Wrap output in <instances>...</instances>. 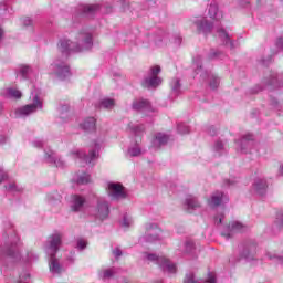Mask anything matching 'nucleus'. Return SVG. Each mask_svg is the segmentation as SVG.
<instances>
[{"instance_id":"nucleus-1","label":"nucleus","mask_w":283,"mask_h":283,"mask_svg":"<svg viewBox=\"0 0 283 283\" xmlns=\"http://www.w3.org/2000/svg\"><path fill=\"white\" fill-rule=\"evenodd\" d=\"M94 41L90 31H82L77 33L76 41L72 42L70 39H61L57 43L60 52L67 56L70 52H85V50H92Z\"/></svg>"},{"instance_id":"nucleus-2","label":"nucleus","mask_w":283,"mask_h":283,"mask_svg":"<svg viewBox=\"0 0 283 283\" xmlns=\"http://www.w3.org/2000/svg\"><path fill=\"white\" fill-rule=\"evenodd\" d=\"M61 244H63V234L59 232L51 234L44 244V251L46 255L50 256L49 269L54 275L63 273V266L59 263V259L56 258Z\"/></svg>"},{"instance_id":"nucleus-3","label":"nucleus","mask_w":283,"mask_h":283,"mask_svg":"<svg viewBox=\"0 0 283 283\" xmlns=\"http://www.w3.org/2000/svg\"><path fill=\"white\" fill-rule=\"evenodd\" d=\"M19 237L17 234H12L10 237V241H7L1 247V258L2 260H9V262H21V252L19 251Z\"/></svg>"},{"instance_id":"nucleus-4","label":"nucleus","mask_w":283,"mask_h":283,"mask_svg":"<svg viewBox=\"0 0 283 283\" xmlns=\"http://www.w3.org/2000/svg\"><path fill=\"white\" fill-rule=\"evenodd\" d=\"M193 65H195L196 76H199V81L205 83V81H207V78H210L209 85H210L211 90H218V87L220 85V77H218V75L209 73V72L205 71V69H202V56L197 55L193 59Z\"/></svg>"},{"instance_id":"nucleus-5","label":"nucleus","mask_w":283,"mask_h":283,"mask_svg":"<svg viewBox=\"0 0 283 283\" xmlns=\"http://www.w3.org/2000/svg\"><path fill=\"white\" fill-rule=\"evenodd\" d=\"M158 74H160V66H151L148 75L144 77L142 86L147 90H156V87L163 84V78H160Z\"/></svg>"},{"instance_id":"nucleus-6","label":"nucleus","mask_w":283,"mask_h":283,"mask_svg":"<svg viewBox=\"0 0 283 283\" xmlns=\"http://www.w3.org/2000/svg\"><path fill=\"white\" fill-rule=\"evenodd\" d=\"M258 254V243L254 241H245L239 247V258L240 260H245L247 262H253L255 255Z\"/></svg>"},{"instance_id":"nucleus-7","label":"nucleus","mask_w":283,"mask_h":283,"mask_svg":"<svg viewBox=\"0 0 283 283\" xmlns=\"http://www.w3.org/2000/svg\"><path fill=\"white\" fill-rule=\"evenodd\" d=\"M50 72L53 74V76H56V78H60V81H65V78H69V76L72 75L70 72V65L65 63V61H61L60 59L55 60L50 65Z\"/></svg>"},{"instance_id":"nucleus-8","label":"nucleus","mask_w":283,"mask_h":283,"mask_svg":"<svg viewBox=\"0 0 283 283\" xmlns=\"http://www.w3.org/2000/svg\"><path fill=\"white\" fill-rule=\"evenodd\" d=\"M144 258L148 260V262H156V264H158L166 273H176L177 271L176 264L171 263V261L165 256H158L156 254L145 252Z\"/></svg>"},{"instance_id":"nucleus-9","label":"nucleus","mask_w":283,"mask_h":283,"mask_svg":"<svg viewBox=\"0 0 283 283\" xmlns=\"http://www.w3.org/2000/svg\"><path fill=\"white\" fill-rule=\"evenodd\" d=\"M36 109H43V102L39 98V95H33V103L24 105L15 111L17 118H25L30 114H34Z\"/></svg>"},{"instance_id":"nucleus-10","label":"nucleus","mask_w":283,"mask_h":283,"mask_svg":"<svg viewBox=\"0 0 283 283\" xmlns=\"http://www.w3.org/2000/svg\"><path fill=\"white\" fill-rule=\"evenodd\" d=\"M145 229L146 232L140 238V242H156V240H160V233H163V230L158 228V224L146 223Z\"/></svg>"},{"instance_id":"nucleus-11","label":"nucleus","mask_w":283,"mask_h":283,"mask_svg":"<svg viewBox=\"0 0 283 283\" xmlns=\"http://www.w3.org/2000/svg\"><path fill=\"white\" fill-rule=\"evenodd\" d=\"M98 149H99V146L95 145V149L91 150L88 155L82 150H73L71 151V156H73V158H77L78 160H82V163H85L86 165H92V161L98 158Z\"/></svg>"},{"instance_id":"nucleus-12","label":"nucleus","mask_w":283,"mask_h":283,"mask_svg":"<svg viewBox=\"0 0 283 283\" xmlns=\"http://www.w3.org/2000/svg\"><path fill=\"white\" fill-rule=\"evenodd\" d=\"M249 227L240 221H232L226 227V231L221 232L222 238L229 240L233 238V233H244Z\"/></svg>"},{"instance_id":"nucleus-13","label":"nucleus","mask_w":283,"mask_h":283,"mask_svg":"<svg viewBox=\"0 0 283 283\" xmlns=\"http://www.w3.org/2000/svg\"><path fill=\"white\" fill-rule=\"evenodd\" d=\"M92 214L96 220H107L109 216V203L103 199H98L97 206L93 209Z\"/></svg>"},{"instance_id":"nucleus-14","label":"nucleus","mask_w":283,"mask_h":283,"mask_svg":"<svg viewBox=\"0 0 283 283\" xmlns=\"http://www.w3.org/2000/svg\"><path fill=\"white\" fill-rule=\"evenodd\" d=\"M107 189L108 196L113 200H125L127 198V192H125V187L122 184L109 182Z\"/></svg>"},{"instance_id":"nucleus-15","label":"nucleus","mask_w":283,"mask_h":283,"mask_svg":"<svg viewBox=\"0 0 283 283\" xmlns=\"http://www.w3.org/2000/svg\"><path fill=\"white\" fill-rule=\"evenodd\" d=\"M262 83L263 85H265V87L270 88L283 87V80H280L277 73L275 72L266 73L263 77Z\"/></svg>"},{"instance_id":"nucleus-16","label":"nucleus","mask_w":283,"mask_h":283,"mask_svg":"<svg viewBox=\"0 0 283 283\" xmlns=\"http://www.w3.org/2000/svg\"><path fill=\"white\" fill-rule=\"evenodd\" d=\"M193 24L199 34H209L211 33V30H213V23L209 22L207 18H197L193 20Z\"/></svg>"},{"instance_id":"nucleus-17","label":"nucleus","mask_w":283,"mask_h":283,"mask_svg":"<svg viewBox=\"0 0 283 283\" xmlns=\"http://www.w3.org/2000/svg\"><path fill=\"white\" fill-rule=\"evenodd\" d=\"M237 145L239 151L241 150L242 154H249L253 148V145H255L253 135H244L239 142H237Z\"/></svg>"},{"instance_id":"nucleus-18","label":"nucleus","mask_w":283,"mask_h":283,"mask_svg":"<svg viewBox=\"0 0 283 283\" xmlns=\"http://www.w3.org/2000/svg\"><path fill=\"white\" fill-rule=\"evenodd\" d=\"M77 12L83 17H94V14L101 12V4H80Z\"/></svg>"},{"instance_id":"nucleus-19","label":"nucleus","mask_w":283,"mask_h":283,"mask_svg":"<svg viewBox=\"0 0 283 283\" xmlns=\"http://www.w3.org/2000/svg\"><path fill=\"white\" fill-rule=\"evenodd\" d=\"M133 109H136L137 112H145L147 116H151V112H154L151 104L147 99L135 101L133 103Z\"/></svg>"},{"instance_id":"nucleus-20","label":"nucleus","mask_w":283,"mask_h":283,"mask_svg":"<svg viewBox=\"0 0 283 283\" xmlns=\"http://www.w3.org/2000/svg\"><path fill=\"white\" fill-rule=\"evenodd\" d=\"M44 160L50 165H54V167H64L65 163L56 157V153L54 150L48 148L44 150Z\"/></svg>"},{"instance_id":"nucleus-21","label":"nucleus","mask_w":283,"mask_h":283,"mask_svg":"<svg viewBox=\"0 0 283 283\" xmlns=\"http://www.w3.org/2000/svg\"><path fill=\"white\" fill-rule=\"evenodd\" d=\"M85 202L87 199L81 195H72L71 196V209L75 212L83 211V207H85Z\"/></svg>"},{"instance_id":"nucleus-22","label":"nucleus","mask_w":283,"mask_h":283,"mask_svg":"<svg viewBox=\"0 0 283 283\" xmlns=\"http://www.w3.org/2000/svg\"><path fill=\"white\" fill-rule=\"evenodd\" d=\"M222 202H229V197L222 191H216L208 201L210 207H220Z\"/></svg>"},{"instance_id":"nucleus-23","label":"nucleus","mask_w":283,"mask_h":283,"mask_svg":"<svg viewBox=\"0 0 283 283\" xmlns=\"http://www.w3.org/2000/svg\"><path fill=\"white\" fill-rule=\"evenodd\" d=\"M208 15L210 19H213L214 21H221L223 14L222 11L218 8V2L211 1L208 6Z\"/></svg>"},{"instance_id":"nucleus-24","label":"nucleus","mask_w":283,"mask_h":283,"mask_svg":"<svg viewBox=\"0 0 283 283\" xmlns=\"http://www.w3.org/2000/svg\"><path fill=\"white\" fill-rule=\"evenodd\" d=\"M184 207L188 213H193L195 211H198L200 209V202H198V199L193 196H188L185 200Z\"/></svg>"},{"instance_id":"nucleus-25","label":"nucleus","mask_w":283,"mask_h":283,"mask_svg":"<svg viewBox=\"0 0 283 283\" xmlns=\"http://www.w3.org/2000/svg\"><path fill=\"white\" fill-rule=\"evenodd\" d=\"M143 154V148L140 147V139L132 142L127 149V156L129 158H136Z\"/></svg>"},{"instance_id":"nucleus-26","label":"nucleus","mask_w":283,"mask_h":283,"mask_svg":"<svg viewBox=\"0 0 283 283\" xmlns=\"http://www.w3.org/2000/svg\"><path fill=\"white\" fill-rule=\"evenodd\" d=\"M81 129L83 132H87L88 134L92 132H96V118L87 117L80 124Z\"/></svg>"},{"instance_id":"nucleus-27","label":"nucleus","mask_w":283,"mask_h":283,"mask_svg":"<svg viewBox=\"0 0 283 283\" xmlns=\"http://www.w3.org/2000/svg\"><path fill=\"white\" fill-rule=\"evenodd\" d=\"M268 188L269 185L266 184V179H255L253 184V191H255L258 196H264Z\"/></svg>"},{"instance_id":"nucleus-28","label":"nucleus","mask_w":283,"mask_h":283,"mask_svg":"<svg viewBox=\"0 0 283 283\" xmlns=\"http://www.w3.org/2000/svg\"><path fill=\"white\" fill-rule=\"evenodd\" d=\"M1 96H3L4 98H13L14 101H19V98H21L23 94L17 88L8 87L2 90Z\"/></svg>"},{"instance_id":"nucleus-29","label":"nucleus","mask_w":283,"mask_h":283,"mask_svg":"<svg viewBox=\"0 0 283 283\" xmlns=\"http://www.w3.org/2000/svg\"><path fill=\"white\" fill-rule=\"evenodd\" d=\"M167 143H169V136L164 133H157L153 139V147L160 149V147H164Z\"/></svg>"},{"instance_id":"nucleus-30","label":"nucleus","mask_w":283,"mask_h":283,"mask_svg":"<svg viewBox=\"0 0 283 283\" xmlns=\"http://www.w3.org/2000/svg\"><path fill=\"white\" fill-rule=\"evenodd\" d=\"M214 156H224L227 154V140L219 139L213 145Z\"/></svg>"},{"instance_id":"nucleus-31","label":"nucleus","mask_w":283,"mask_h":283,"mask_svg":"<svg viewBox=\"0 0 283 283\" xmlns=\"http://www.w3.org/2000/svg\"><path fill=\"white\" fill-rule=\"evenodd\" d=\"M218 34H219L221 41H223L224 45H230V50L235 49V44L233 43V41H231V38H229V33H227V31H224V29H219Z\"/></svg>"},{"instance_id":"nucleus-32","label":"nucleus","mask_w":283,"mask_h":283,"mask_svg":"<svg viewBox=\"0 0 283 283\" xmlns=\"http://www.w3.org/2000/svg\"><path fill=\"white\" fill-rule=\"evenodd\" d=\"M116 102L112 98H104L99 102V107L103 109H114Z\"/></svg>"},{"instance_id":"nucleus-33","label":"nucleus","mask_w":283,"mask_h":283,"mask_svg":"<svg viewBox=\"0 0 283 283\" xmlns=\"http://www.w3.org/2000/svg\"><path fill=\"white\" fill-rule=\"evenodd\" d=\"M91 177L90 174L87 172H82L81 175L77 176L76 182L77 185H87L91 182Z\"/></svg>"},{"instance_id":"nucleus-34","label":"nucleus","mask_w":283,"mask_h":283,"mask_svg":"<svg viewBox=\"0 0 283 283\" xmlns=\"http://www.w3.org/2000/svg\"><path fill=\"white\" fill-rule=\"evenodd\" d=\"M170 87L174 96H178V94H180V80L174 78L170 83Z\"/></svg>"},{"instance_id":"nucleus-35","label":"nucleus","mask_w":283,"mask_h":283,"mask_svg":"<svg viewBox=\"0 0 283 283\" xmlns=\"http://www.w3.org/2000/svg\"><path fill=\"white\" fill-rule=\"evenodd\" d=\"M50 205H61V195L59 192H53L48 196Z\"/></svg>"},{"instance_id":"nucleus-36","label":"nucleus","mask_w":283,"mask_h":283,"mask_svg":"<svg viewBox=\"0 0 283 283\" xmlns=\"http://www.w3.org/2000/svg\"><path fill=\"white\" fill-rule=\"evenodd\" d=\"M129 129L133 134H135V136H140V134H143V132H145V126L129 124Z\"/></svg>"},{"instance_id":"nucleus-37","label":"nucleus","mask_w":283,"mask_h":283,"mask_svg":"<svg viewBox=\"0 0 283 283\" xmlns=\"http://www.w3.org/2000/svg\"><path fill=\"white\" fill-rule=\"evenodd\" d=\"M196 250V243H193V241H186L184 243V253H193V251Z\"/></svg>"},{"instance_id":"nucleus-38","label":"nucleus","mask_w":283,"mask_h":283,"mask_svg":"<svg viewBox=\"0 0 283 283\" xmlns=\"http://www.w3.org/2000/svg\"><path fill=\"white\" fill-rule=\"evenodd\" d=\"M30 72H32V69L28 65H20L19 67V74L22 76V78H28L30 76Z\"/></svg>"},{"instance_id":"nucleus-39","label":"nucleus","mask_w":283,"mask_h":283,"mask_svg":"<svg viewBox=\"0 0 283 283\" xmlns=\"http://www.w3.org/2000/svg\"><path fill=\"white\" fill-rule=\"evenodd\" d=\"M115 274H116L115 269H106V270L102 271L101 279L102 280H109V277H114Z\"/></svg>"},{"instance_id":"nucleus-40","label":"nucleus","mask_w":283,"mask_h":283,"mask_svg":"<svg viewBox=\"0 0 283 283\" xmlns=\"http://www.w3.org/2000/svg\"><path fill=\"white\" fill-rule=\"evenodd\" d=\"M266 255L270 260H275V262H277V264H283V256L282 255L271 254V252H268Z\"/></svg>"},{"instance_id":"nucleus-41","label":"nucleus","mask_w":283,"mask_h":283,"mask_svg":"<svg viewBox=\"0 0 283 283\" xmlns=\"http://www.w3.org/2000/svg\"><path fill=\"white\" fill-rule=\"evenodd\" d=\"M132 222H134L132 220V217H129L128 214H125L122 221V226H124L126 229H129V227H132Z\"/></svg>"},{"instance_id":"nucleus-42","label":"nucleus","mask_w":283,"mask_h":283,"mask_svg":"<svg viewBox=\"0 0 283 283\" xmlns=\"http://www.w3.org/2000/svg\"><path fill=\"white\" fill-rule=\"evenodd\" d=\"M177 132L179 134H189V126L187 124H178Z\"/></svg>"},{"instance_id":"nucleus-43","label":"nucleus","mask_w":283,"mask_h":283,"mask_svg":"<svg viewBox=\"0 0 283 283\" xmlns=\"http://www.w3.org/2000/svg\"><path fill=\"white\" fill-rule=\"evenodd\" d=\"M21 23L24 28H32V25H34V22L32 21V19L28 17L22 18Z\"/></svg>"},{"instance_id":"nucleus-44","label":"nucleus","mask_w":283,"mask_h":283,"mask_svg":"<svg viewBox=\"0 0 283 283\" xmlns=\"http://www.w3.org/2000/svg\"><path fill=\"white\" fill-rule=\"evenodd\" d=\"M39 256H36V254H34V252L30 251L27 253V258H23V262H32V260H38Z\"/></svg>"},{"instance_id":"nucleus-45","label":"nucleus","mask_w":283,"mask_h":283,"mask_svg":"<svg viewBox=\"0 0 283 283\" xmlns=\"http://www.w3.org/2000/svg\"><path fill=\"white\" fill-rule=\"evenodd\" d=\"M274 224L277 229H283V214L277 216Z\"/></svg>"},{"instance_id":"nucleus-46","label":"nucleus","mask_w":283,"mask_h":283,"mask_svg":"<svg viewBox=\"0 0 283 283\" xmlns=\"http://www.w3.org/2000/svg\"><path fill=\"white\" fill-rule=\"evenodd\" d=\"M216 282H217L216 274L209 273L208 277L202 283H216Z\"/></svg>"},{"instance_id":"nucleus-47","label":"nucleus","mask_w":283,"mask_h":283,"mask_svg":"<svg viewBox=\"0 0 283 283\" xmlns=\"http://www.w3.org/2000/svg\"><path fill=\"white\" fill-rule=\"evenodd\" d=\"M222 220H224V213L220 212L214 217V223L218 224H222Z\"/></svg>"},{"instance_id":"nucleus-48","label":"nucleus","mask_w":283,"mask_h":283,"mask_svg":"<svg viewBox=\"0 0 283 283\" xmlns=\"http://www.w3.org/2000/svg\"><path fill=\"white\" fill-rule=\"evenodd\" d=\"M86 247H87V242L85 240H83V239L77 240V249L83 251V249H85Z\"/></svg>"},{"instance_id":"nucleus-49","label":"nucleus","mask_w":283,"mask_h":283,"mask_svg":"<svg viewBox=\"0 0 283 283\" xmlns=\"http://www.w3.org/2000/svg\"><path fill=\"white\" fill-rule=\"evenodd\" d=\"M271 105H272V107H274V109H282V104L280 102H277V99H275V98L271 99Z\"/></svg>"},{"instance_id":"nucleus-50","label":"nucleus","mask_w":283,"mask_h":283,"mask_svg":"<svg viewBox=\"0 0 283 283\" xmlns=\"http://www.w3.org/2000/svg\"><path fill=\"white\" fill-rule=\"evenodd\" d=\"M33 147H35L36 149H41V147H43V140L41 139H36L32 143Z\"/></svg>"},{"instance_id":"nucleus-51","label":"nucleus","mask_w":283,"mask_h":283,"mask_svg":"<svg viewBox=\"0 0 283 283\" xmlns=\"http://www.w3.org/2000/svg\"><path fill=\"white\" fill-rule=\"evenodd\" d=\"M69 111H70V106H67V105H62L59 107V112H60L61 116H63V114H65Z\"/></svg>"},{"instance_id":"nucleus-52","label":"nucleus","mask_w":283,"mask_h":283,"mask_svg":"<svg viewBox=\"0 0 283 283\" xmlns=\"http://www.w3.org/2000/svg\"><path fill=\"white\" fill-rule=\"evenodd\" d=\"M4 180H8V174H6V171H3V169L0 168V185Z\"/></svg>"},{"instance_id":"nucleus-53","label":"nucleus","mask_w":283,"mask_h":283,"mask_svg":"<svg viewBox=\"0 0 283 283\" xmlns=\"http://www.w3.org/2000/svg\"><path fill=\"white\" fill-rule=\"evenodd\" d=\"M208 134H209L210 136H216V135L218 134V129L216 128V126H210V127L208 128Z\"/></svg>"},{"instance_id":"nucleus-54","label":"nucleus","mask_w":283,"mask_h":283,"mask_svg":"<svg viewBox=\"0 0 283 283\" xmlns=\"http://www.w3.org/2000/svg\"><path fill=\"white\" fill-rule=\"evenodd\" d=\"M113 255L118 259L120 258V255H123V251L119 248H116L115 250H113Z\"/></svg>"},{"instance_id":"nucleus-55","label":"nucleus","mask_w":283,"mask_h":283,"mask_svg":"<svg viewBox=\"0 0 283 283\" xmlns=\"http://www.w3.org/2000/svg\"><path fill=\"white\" fill-rule=\"evenodd\" d=\"M275 46L277 48V50H283V38H279L276 40Z\"/></svg>"},{"instance_id":"nucleus-56","label":"nucleus","mask_w":283,"mask_h":283,"mask_svg":"<svg viewBox=\"0 0 283 283\" xmlns=\"http://www.w3.org/2000/svg\"><path fill=\"white\" fill-rule=\"evenodd\" d=\"M7 191H17V185L15 184H9L6 186Z\"/></svg>"},{"instance_id":"nucleus-57","label":"nucleus","mask_w":283,"mask_h":283,"mask_svg":"<svg viewBox=\"0 0 283 283\" xmlns=\"http://www.w3.org/2000/svg\"><path fill=\"white\" fill-rule=\"evenodd\" d=\"M6 143H8V137H6L4 135L0 134V145H6Z\"/></svg>"},{"instance_id":"nucleus-58","label":"nucleus","mask_w":283,"mask_h":283,"mask_svg":"<svg viewBox=\"0 0 283 283\" xmlns=\"http://www.w3.org/2000/svg\"><path fill=\"white\" fill-rule=\"evenodd\" d=\"M146 6H147V8H151V7L156 6V1H154V0H147V1H146Z\"/></svg>"},{"instance_id":"nucleus-59","label":"nucleus","mask_w":283,"mask_h":283,"mask_svg":"<svg viewBox=\"0 0 283 283\" xmlns=\"http://www.w3.org/2000/svg\"><path fill=\"white\" fill-rule=\"evenodd\" d=\"M217 56H220V52H211L210 59H216Z\"/></svg>"},{"instance_id":"nucleus-60","label":"nucleus","mask_w":283,"mask_h":283,"mask_svg":"<svg viewBox=\"0 0 283 283\" xmlns=\"http://www.w3.org/2000/svg\"><path fill=\"white\" fill-rule=\"evenodd\" d=\"M122 3V8L125 10L127 8V0H119Z\"/></svg>"},{"instance_id":"nucleus-61","label":"nucleus","mask_w":283,"mask_h":283,"mask_svg":"<svg viewBox=\"0 0 283 283\" xmlns=\"http://www.w3.org/2000/svg\"><path fill=\"white\" fill-rule=\"evenodd\" d=\"M69 262L74 263V253L72 254V256L67 258Z\"/></svg>"},{"instance_id":"nucleus-62","label":"nucleus","mask_w":283,"mask_h":283,"mask_svg":"<svg viewBox=\"0 0 283 283\" xmlns=\"http://www.w3.org/2000/svg\"><path fill=\"white\" fill-rule=\"evenodd\" d=\"M262 65H269V60H261Z\"/></svg>"},{"instance_id":"nucleus-63","label":"nucleus","mask_w":283,"mask_h":283,"mask_svg":"<svg viewBox=\"0 0 283 283\" xmlns=\"http://www.w3.org/2000/svg\"><path fill=\"white\" fill-rule=\"evenodd\" d=\"M279 176H283V166H281L279 169Z\"/></svg>"},{"instance_id":"nucleus-64","label":"nucleus","mask_w":283,"mask_h":283,"mask_svg":"<svg viewBox=\"0 0 283 283\" xmlns=\"http://www.w3.org/2000/svg\"><path fill=\"white\" fill-rule=\"evenodd\" d=\"M224 182H226V185H228V186H229V185H233V181H231V180H226Z\"/></svg>"}]
</instances>
